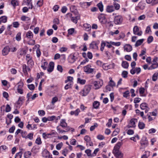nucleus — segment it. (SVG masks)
<instances>
[{"label":"nucleus","mask_w":158,"mask_h":158,"mask_svg":"<svg viewBox=\"0 0 158 158\" xmlns=\"http://www.w3.org/2000/svg\"><path fill=\"white\" fill-rule=\"evenodd\" d=\"M91 89V86L89 85H87L85 86L82 91L80 92L82 96H86L89 93Z\"/></svg>","instance_id":"f257e3e1"},{"label":"nucleus","mask_w":158,"mask_h":158,"mask_svg":"<svg viewBox=\"0 0 158 158\" xmlns=\"http://www.w3.org/2000/svg\"><path fill=\"white\" fill-rule=\"evenodd\" d=\"M123 18L121 15H117L114 17V22L116 25H119L122 23Z\"/></svg>","instance_id":"f03ea898"},{"label":"nucleus","mask_w":158,"mask_h":158,"mask_svg":"<svg viewBox=\"0 0 158 158\" xmlns=\"http://www.w3.org/2000/svg\"><path fill=\"white\" fill-rule=\"evenodd\" d=\"M113 153L114 154V156L117 158H122L123 157V154L118 149H113Z\"/></svg>","instance_id":"7ed1b4c3"},{"label":"nucleus","mask_w":158,"mask_h":158,"mask_svg":"<svg viewBox=\"0 0 158 158\" xmlns=\"http://www.w3.org/2000/svg\"><path fill=\"white\" fill-rule=\"evenodd\" d=\"M137 120L135 118H132L130 120L127 127L128 128L135 127V124L137 123Z\"/></svg>","instance_id":"20e7f679"},{"label":"nucleus","mask_w":158,"mask_h":158,"mask_svg":"<svg viewBox=\"0 0 158 158\" xmlns=\"http://www.w3.org/2000/svg\"><path fill=\"white\" fill-rule=\"evenodd\" d=\"M91 66L90 64H88L84 67V71L85 72L88 73H92L94 70V69L91 68Z\"/></svg>","instance_id":"39448f33"},{"label":"nucleus","mask_w":158,"mask_h":158,"mask_svg":"<svg viewBox=\"0 0 158 158\" xmlns=\"http://www.w3.org/2000/svg\"><path fill=\"white\" fill-rule=\"evenodd\" d=\"M133 31L134 34L135 35L141 36L142 34V31H139V27L136 26H134Z\"/></svg>","instance_id":"423d86ee"},{"label":"nucleus","mask_w":158,"mask_h":158,"mask_svg":"<svg viewBox=\"0 0 158 158\" xmlns=\"http://www.w3.org/2000/svg\"><path fill=\"white\" fill-rule=\"evenodd\" d=\"M98 43L95 41H93L89 45V48L90 49L95 50H98Z\"/></svg>","instance_id":"0eeeda50"},{"label":"nucleus","mask_w":158,"mask_h":158,"mask_svg":"<svg viewBox=\"0 0 158 158\" xmlns=\"http://www.w3.org/2000/svg\"><path fill=\"white\" fill-rule=\"evenodd\" d=\"M18 86L17 88V91L18 93L20 94H22L23 93V89L22 88L23 85V82H19L18 84Z\"/></svg>","instance_id":"6e6552de"},{"label":"nucleus","mask_w":158,"mask_h":158,"mask_svg":"<svg viewBox=\"0 0 158 158\" xmlns=\"http://www.w3.org/2000/svg\"><path fill=\"white\" fill-rule=\"evenodd\" d=\"M93 84L95 87V89H97L99 88L102 85L103 82L102 81H95L94 82Z\"/></svg>","instance_id":"1a4fd4ad"},{"label":"nucleus","mask_w":158,"mask_h":158,"mask_svg":"<svg viewBox=\"0 0 158 158\" xmlns=\"http://www.w3.org/2000/svg\"><path fill=\"white\" fill-rule=\"evenodd\" d=\"M29 67L27 66L25 64L23 65V71L25 75L27 74V71H30V69Z\"/></svg>","instance_id":"9d476101"},{"label":"nucleus","mask_w":158,"mask_h":158,"mask_svg":"<svg viewBox=\"0 0 158 158\" xmlns=\"http://www.w3.org/2000/svg\"><path fill=\"white\" fill-rule=\"evenodd\" d=\"M114 63H112L109 65H107L106 64H104L102 65L103 69L105 70H108L110 69H114Z\"/></svg>","instance_id":"9b49d317"},{"label":"nucleus","mask_w":158,"mask_h":158,"mask_svg":"<svg viewBox=\"0 0 158 158\" xmlns=\"http://www.w3.org/2000/svg\"><path fill=\"white\" fill-rule=\"evenodd\" d=\"M42 156L45 158H50V153L46 149H44L42 152Z\"/></svg>","instance_id":"f8f14e48"},{"label":"nucleus","mask_w":158,"mask_h":158,"mask_svg":"<svg viewBox=\"0 0 158 158\" xmlns=\"http://www.w3.org/2000/svg\"><path fill=\"white\" fill-rule=\"evenodd\" d=\"M141 71V69L140 68H136L132 69L130 70V73L132 74H134L136 73L137 74L139 73Z\"/></svg>","instance_id":"ddd939ff"},{"label":"nucleus","mask_w":158,"mask_h":158,"mask_svg":"<svg viewBox=\"0 0 158 158\" xmlns=\"http://www.w3.org/2000/svg\"><path fill=\"white\" fill-rule=\"evenodd\" d=\"M10 48L8 46H6L2 50V54L3 56L7 55L9 52Z\"/></svg>","instance_id":"4468645a"},{"label":"nucleus","mask_w":158,"mask_h":158,"mask_svg":"<svg viewBox=\"0 0 158 158\" xmlns=\"http://www.w3.org/2000/svg\"><path fill=\"white\" fill-rule=\"evenodd\" d=\"M77 59V57L73 54H71L69 56V61L70 63H73Z\"/></svg>","instance_id":"2eb2a0df"},{"label":"nucleus","mask_w":158,"mask_h":158,"mask_svg":"<svg viewBox=\"0 0 158 158\" xmlns=\"http://www.w3.org/2000/svg\"><path fill=\"white\" fill-rule=\"evenodd\" d=\"M23 100V98L20 97L19 98V100L16 103L17 105H16V104H15L16 108H20V106L22 105Z\"/></svg>","instance_id":"dca6fc26"},{"label":"nucleus","mask_w":158,"mask_h":158,"mask_svg":"<svg viewBox=\"0 0 158 158\" xmlns=\"http://www.w3.org/2000/svg\"><path fill=\"white\" fill-rule=\"evenodd\" d=\"M31 0H24L25 5L28 6L29 9H32L33 8L32 2H31Z\"/></svg>","instance_id":"f3484780"},{"label":"nucleus","mask_w":158,"mask_h":158,"mask_svg":"<svg viewBox=\"0 0 158 158\" xmlns=\"http://www.w3.org/2000/svg\"><path fill=\"white\" fill-rule=\"evenodd\" d=\"M141 144L142 145L144 146L145 147L147 146L148 142L146 137H143L142 138L141 141Z\"/></svg>","instance_id":"a211bd4d"},{"label":"nucleus","mask_w":158,"mask_h":158,"mask_svg":"<svg viewBox=\"0 0 158 158\" xmlns=\"http://www.w3.org/2000/svg\"><path fill=\"white\" fill-rule=\"evenodd\" d=\"M54 64V62H51L50 63L49 67L47 69L49 73L51 72L53 70Z\"/></svg>","instance_id":"6ab92c4d"},{"label":"nucleus","mask_w":158,"mask_h":158,"mask_svg":"<svg viewBox=\"0 0 158 158\" xmlns=\"http://www.w3.org/2000/svg\"><path fill=\"white\" fill-rule=\"evenodd\" d=\"M124 50L127 52H130L132 49V46L130 44H126L124 47Z\"/></svg>","instance_id":"aec40b11"},{"label":"nucleus","mask_w":158,"mask_h":158,"mask_svg":"<svg viewBox=\"0 0 158 158\" xmlns=\"http://www.w3.org/2000/svg\"><path fill=\"white\" fill-rule=\"evenodd\" d=\"M114 10V8L113 6H107L106 11L109 13H111Z\"/></svg>","instance_id":"412c9836"},{"label":"nucleus","mask_w":158,"mask_h":158,"mask_svg":"<svg viewBox=\"0 0 158 158\" xmlns=\"http://www.w3.org/2000/svg\"><path fill=\"white\" fill-rule=\"evenodd\" d=\"M60 126H61L63 128L67 127V124L65 120L64 119H62L60 120Z\"/></svg>","instance_id":"4be33fe9"},{"label":"nucleus","mask_w":158,"mask_h":158,"mask_svg":"<svg viewBox=\"0 0 158 158\" xmlns=\"http://www.w3.org/2000/svg\"><path fill=\"white\" fill-rule=\"evenodd\" d=\"M80 18V15H79L76 17H72L71 19L72 21L73 22L75 23H77V20L78 19H79Z\"/></svg>","instance_id":"5701e85b"},{"label":"nucleus","mask_w":158,"mask_h":158,"mask_svg":"<svg viewBox=\"0 0 158 158\" xmlns=\"http://www.w3.org/2000/svg\"><path fill=\"white\" fill-rule=\"evenodd\" d=\"M80 112V109L78 108L75 111H71L70 114L71 115H75V116H77Z\"/></svg>","instance_id":"b1692460"},{"label":"nucleus","mask_w":158,"mask_h":158,"mask_svg":"<svg viewBox=\"0 0 158 158\" xmlns=\"http://www.w3.org/2000/svg\"><path fill=\"white\" fill-rule=\"evenodd\" d=\"M98 19L102 23H104L106 21L105 18L102 15H101L98 16Z\"/></svg>","instance_id":"393cba45"},{"label":"nucleus","mask_w":158,"mask_h":158,"mask_svg":"<svg viewBox=\"0 0 158 158\" xmlns=\"http://www.w3.org/2000/svg\"><path fill=\"white\" fill-rule=\"evenodd\" d=\"M122 144L123 143L122 142H117L116 144L114 147V149L119 150Z\"/></svg>","instance_id":"a878e982"},{"label":"nucleus","mask_w":158,"mask_h":158,"mask_svg":"<svg viewBox=\"0 0 158 158\" xmlns=\"http://www.w3.org/2000/svg\"><path fill=\"white\" fill-rule=\"evenodd\" d=\"M7 20V17L5 16H2L0 18V24L2 23H5Z\"/></svg>","instance_id":"bb28decb"},{"label":"nucleus","mask_w":158,"mask_h":158,"mask_svg":"<svg viewBox=\"0 0 158 158\" xmlns=\"http://www.w3.org/2000/svg\"><path fill=\"white\" fill-rule=\"evenodd\" d=\"M26 36L29 39H31L33 37V34L31 31H28L27 33Z\"/></svg>","instance_id":"cd10ccee"},{"label":"nucleus","mask_w":158,"mask_h":158,"mask_svg":"<svg viewBox=\"0 0 158 158\" xmlns=\"http://www.w3.org/2000/svg\"><path fill=\"white\" fill-rule=\"evenodd\" d=\"M145 5V3L142 2H140L139 3L138 6L140 9L143 10L144 8Z\"/></svg>","instance_id":"c85d7f7f"},{"label":"nucleus","mask_w":158,"mask_h":158,"mask_svg":"<svg viewBox=\"0 0 158 158\" xmlns=\"http://www.w3.org/2000/svg\"><path fill=\"white\" fill-rule=\"evenodd\" d=\"M144 40L143 39H141L138 40L136 42L135 44V46L136 47H137L143 43Z\"/></svg>","instance_id":"c756f323"},{"label":"nucleus","mask_w":158,"mask_h":158,"mask_svg":"<svg viewBox=\"0 0 158 158\" xmlns=\"http://www.w3.org/2000/svg\"><path fill=\"white\" fill-rule=\"evenodd\" d=\"M97 6L98 7L100 11L102 12L103 11V6L102 2H100L97 4Z\"/></svg>","instance_id":"7c9ffc66"},{"label":"nucleus","mask_w":158,"mask_h":158,"mask_svg":"<svg viewBox=\"0 0 158 158\" xmlns=\"http://www.w3.org/2000/svg\"><path fill=\"white\" fill-rule=\"evenodd\" d=\"M140 107L141 109L145 110L146 108H148V105L146 103H143L141 104Z\"/></svg>","instance_id":"2f4dec72"},{"label":"nucleus","mask_w":158,"mask_h":158,"mask_svg":"<svg viewBox=\"0 0 158 158\" xmlns=\"http://www.w3.org/2000/svg\"><path fill=\"white\" fill-rule=\"evenodd\" d=\"M122 65L124 68L127 69L129 66V64L126 61H123L122 62Z\"/></svg>","instance_id":"473e14b6"},{"label":"nucleus","mask_w":158,"mask_h":158,"mask_svg":"<svg viewBox=\"0 0 158 158\" xmlns=\"http://www.w3.org/2000/svg\"><path fill=\"white\" fill-rule=\"evenodd\" d=\"M86 82V81L84 79H81L80 78H78L77 80V83L81 85L84 84Z\"/></svg>","instance_id":"72a5a7b5"},{"label":"nucleus","mask_w":158,"mask_h":158,"mask_svg":"<svg viewBox=\"0 0 158 158\" xmlns=\"http://www.w3.org/2000/svg\"><path fill=\"white\" fill-rule=\"evenodd\" d=\"M106 43L107 44H110L113 45H115V46H118L120 45L121 43L120 42H114L112 41H110V42H106Z\"/></svg>","instance_id":"f704fd0d"},{"label":"nucleus","mask_w":158,"mask_h":158,"mask_svg":"<svg viewBox=\"0 0 158 158\" xmlns=\"http://www.w3.org/2000/svg\"><path fill=\"white\" fill-rule=\"evenodd\" d=\"M27 51L26 50L24 49L23 48H21L19 52V53L21 56H23L26 53Z\"/></svg>","instance_id":"c9c22d12"},{"label":"nucleus","mask_w":158,"mask_h":158,"mask_svg":"<svg viewBox=\"0 0 158 158\" xmlns=\"http://www.w3.org/2000/svg\"><path fill=\"white\" fill-rule=\"evenodd\" d=\"M99 103L98 101H94L93 103V106L95 109H98L99 106Z\"/></svg>","instance_id":"e433bc0d"},{"label":"nucleus","mask_w":158,"mask_h":158,"mask_svg":"<svg viewBox=\"0 0 158 158\" xmlns=\"http://www.w3.org/2000/svg\"><path fill=\"white\" fill-rule=\"evenodd\" d=\"M138 127L140 129H142L145 127V124L142 122H139L138 124Z\"/></svg>","instance_id":"4c0bfd02"},{"label":"nucleus","mask_w":158,"mask_h":158,"mask_svg":"<svg viewBox=\"0 0 158 158\" xmlns=\"http://www.w3.org/2000/svg\"><path fill=\"white\" fill-rule=\"evenodd\" d=\"M27 64L29 66L31 67L34 65V62L32 60V59L27 60Z\"/></svg>","instance_id":"58836bf2"},{"label":"nucleus","mask_w":158,"mask_h":158,"mask_svg":"<svg viewBox=\"0 0 158 158\" xmlns=\"http://www.w3.org/2000/svg\"><path fill=\"white\" fill-rule=\"evenodd\" d=\"M21 20L24 21H28L30 20V19L28 17L25 16H23L21 17Z\"/></svg>","instance_id":"ea45409f"},{"label":"nucleus","mask_w":158,"mask_h":158,"mask_svg":"<svg viewBox=\"0 0 158 158\" xmlns=\"http://www.w3.org/2000/svg\"><path fill=\"white\" fill-rule=\"evenodd\" d=\"M33 133H30L27 135L26 139L28 138L30 140H32L33 139Z\"/></svg>","instance_id":"a19ab883"},{"label":"nucleus","mask_w":158,"mask_h":158,"mask_svg":"<svg viewBox=\"0 0 158 158\" xmlns=\"http://www.w3.org/2000/svg\"><path fill=\"white\" fill-rule=\"evenodd\" d=\"M11 3L14 6H18L19 4V3L17 0H12L11 2Z\"/></svg>","instance_id":"79ce46f5"},{"label":"nucleus","mask_w":158,"mask_h":158,"mask_svg":"<svg viewBox=\"0 0 158 158\" xmlns=\"http://www.w3.org/2000/svg\"><path fill=\"white\" fill-rule=\"evenodd\" d=\"M158 67V63H152L149 69H155L157 68Z\"/></svg>","instance_id":"37998d69"},{"label":"nucleus","mask_w":158,"mask_h":158,"mask_svg":"<svg viewBox=\"0 0 158 158\" xmlns=\"http://www.w3.org/2000/svg\"><path fill=\"white\" fill-rule=\"evenodd\" d=\"M85 30L87 31H89L91 30V26L89 24H86L84 25Z\"/></svg>","instance_id":"c03bdc74"},{"label":"nucleus","mask_w":158,"mask_h":158,"mask_svg":"<svg viewBox=\"0 0 158 158\" xmlns=\"http://www.w3.org/2000/svg\"><path fill=\"white\" fill-rule=\"evenodd\" d=\"M114 8L116 10H118L119 9L120 6L119 4L116 3V2H114Z\"/></svg>","instance_id":"a18cd8bd"},{"label":"nucleus","mask_w":158,"mask_h":158,"mask_svg":"<svg viewBox=\"0 0 158 158\" xmlns=\"http://www.w3.org/2000/svg\"><path fill=\"white\" fill-rule=\"evenodd\" d=\"M106 43L103 41H102V43L101 44V47L100 48V50L102 51H103L105 46H106Z\"/></svg>","instance_id":"49530a36"},{"label":"nucleus","mask_w":158,"mask_h":158,"mask_svg":"<svg viewBox=\"0 0 158 158\" xmlns=\"http://www.w3.org/2000/svg\"><path fill=\"white\" fill-rule=\"evenodd\" d=\"M21 135L22 137L25 138V139L27 135V132L25 131H21Z\"/></svg>","instance_id":"de8ad7c7"},{"label":"nucleus","mask_w":158,"mask_h":158,"mask_svg":"<svg viewBox=\"0 0 158 158\" xmlns=\"http://www.w3.org/2000/svg\"><path fill=\"white\" fill-rule=\"evenodd\" d=\"M21 39V33L20 32L18 33L16 36V39L18 41H19Z\"/></svg>","instance_id":"09e8293b"},{"label":"nucleus","mask_w":158,"mask_h":158,"mask_svg":"<svg viewBox=\"0 0 158 158\" xmlns=\"http://www.w3.org/2000/svg\"><path fill=\"white\" fill-rule=\"evenodd\" d=\"M22 152H21L17 153L15 156V158H21Z\"/></svg>","instance_id":"8fccbe9b"},{"label":"nucleus","mask_w":158,"mask_h":158,"mask_svg":"<svg viewBox=\"0 0 158 158\" xmlns=\"http://www.w3.org/2000/svg\"><path fill=\"white\" fill-rule=\"evenodd\" d=\"M128 72L127 71H123L122 74L123 77L124 78H126L127 77Z\"/></svg>","instance_id":"3c124183"},{"label":"nucleus","mask_w":158,"mask_h":158,"mask_svg":"<svg viewBox=\"0 0 158 158\" xmlns=\"http://www.w3.org/2000/svg\"><path fill=\"white\" fill-rule=\"evenodd\" d=\"M63 146V143L62 142H61L58 144L56 147V148L57 150L60 149Z\"/></svg>","instance_id":"603ef678"},{"label":"nucleus","mask_w":158,"mask_h":158,"mask_svg":"<svg viewBox=\"0 0 158 158\" xmlns=\"http://www.w3.org/2000/svg\"><path fill=\"white\" fill-rule=\"evenodd\" d=\"M43 137L45 139H46L49 138H51V137L50 136L49 134H46L45 133H44L42 135Z\"/></svg>","instance_id":"864d4df0"},{"label":"nucleus","mask_w":158,"mask_h":158,"mask_svg":"<svg viewBox=\"0 0 158 158\" xmlns=\"http://www.w3.org/2000/svg\"><path fill=\"white\" fill-rule=\"evenodd\" d=\"M28 88L31 90H34L35 88V87L33 84H31L28 85Z\"/></svg>","instance_id":"5fc2aeb1"},{"label":"nucleus","mask_w":158,"mask_h":158,"mask_svg":"<svg viewBox=\"0 0 158 158\" xmlns=\"http://www.w3.org/2000/svg\"><path fill=\"white\" fill-rule=\"evenodd\" d=\"M158 74L155 73L152 76V80L154 81H156L157 79Z\"/></svg>","instance_id":"6e6d98bb"},{"label":"nucleus","mask_w":158,"mask_h":158,"mask_svg":"<svg viewBox=\"0 0 158 158\" xmlns=\"http://www.w3.org/2000/svg\"><path fill=\"white\" fill-rule=\"evenodd\" d=\"M146 53V49H144V50H141V53L139 55V56L140 57H142L144 55H145V54Z\"/></svg>","instance_id":"4d7b16f0"},{"label":"nucleus","mask_w":158,"mask_h":158,"mask_svg":"<svg viewBox=\"0 0 158 158\" xmlns=\"http://www.w3.org/2000/svg\"><path fill=\"white\" fill-rule=\"evenodd\" d=\"M153 37L152 36H149L148 38L147 42L148 44H149L152 42L153 40Z\"/></svg>","instance_id":"13d9d810"},{"label":"nucleus","mask_w":158,"mask_h":158,"mask_svg":"<svg viewBox=\"0 0 158 158\" xmlns=\"http://www.w3.org/2000/svg\"><path fill=\"white\" fill-rule=\"evenodd\" d=\"M57 133L55 131H52L49 134L50 136L51 137H55L56 134Z\"/></svg>","instance_id":"bf43d9fd"},{"label":"nucleus","mask_w":158,"mask_h":158,"mask_svg":"<svg viewBox=\"0 0 158 158\" xmlns=\"http://www.w3.org/2000/svg\"><path fill=\"white\" fill-rule=\"evenodd\" d=\"M91 152V150L90 149H87L85 151V152L86 154H87L88 156H92Z\"/></svg>","instance_id":"052dcab7"},{"label":"nucleus","mask_w":158,"mask_h":158,"mask_svg":"<svg viewBox=\"0 0 158 158\" xmlns=\"http://www.w3.org/2000/svg\"><path fill=\"white\" fill-rule=\"evenodd\" d=\"M43 0H39L38 1L37 3V5L39 7L42 6L43 4Z\"/></svg>","instance_id":"680f3d73"},{"label":"nucleus","mask_w":158,"mask_h":158,"mask_svg":"<svg viewBox=\"0 0 158 158\" xmlns=\"http://www.w3.org/2000/svg\"><path fill=\"white\" fill-rule=\"evenodd\" d=\"M98 126V124L97 123H95L94 125L91 126L90 127V131H93L95 128L97 127Z\"/></svg>","instance_id":"e2e57ef3"},{"label":"nucleus","mask_w":158,"mask_h":158,"mask_svg":"<svg viewBox=\"0 0 158 158\" xmlns=\"http://www.w3.org/2000/svg\"><path fill=\"white\" fill-rule=\"evenodd\" d=\"M109 85L113 87L115 86V84L114 82L111 79L109 82Z\"/></svg>","instance_id":"0e129e2a"},{"label":"nucleus","mask_w":158,"mask_h":158,"mask_svg":"<svg viewBox=\"0 0 158 158\" xmlns=\"http://www.w3.org/2000/svg\"><path fill=\"white\" fill-rule=\"evenodd\" d=\"M58 98L57 97H54L52 99V104L53 105L54 104L58 101Z\"/></svg>","instance_id":"69168bd1"},{"label":"nucleus","mask_w":158,"mask_h":158,"mask_svg":"<svg viewBox=\"0 0 158 158\" xmlns=\"http://www.w3.org/2000/svg\"><path fill=\"white\" fill-rule=\"evenodd\" d=\"M11 110V108L8 104H7L6 106L5 110L7 112H10Z\"/></svg>","instance_id":"338daca9"},{"label":"nucleus","mask_w":158,"mask_h":158,"mask_svg":"<svg viewBox=\"0 0 158 158\" xmlns=\"http://www.w3.org/2000/svg\"><path fill=\"white\" fill-rule=\"evenodd\" d=\"M38 113L39 115L41 116H44L45 114V111L43 110H40L38 111Z\"/></svg>","instance_id":"774afa93"}]
</instances>
